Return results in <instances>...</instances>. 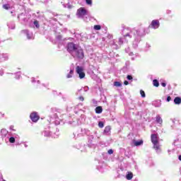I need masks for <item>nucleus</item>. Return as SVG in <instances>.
Instances as JSON below:
<instances>
[{
	"mask_svg": "<svg viewBox=\"0 0 181 181\" xmlns=\"http://www.w3.org/2000/svg\"><path fill=\"white\" fill-rule=\"evenodd\" d=\"M73 57H76V59H84V50L80 47H78L77 49H75V51L71 54Z\"/></svg>",
	"mask_w": 181,
	"mask_h": 181,
	"instance_id": "1",
	"label": "nucleus"
},
{
	"mask_svg": "<svg viewBox=\"0 0 181 181\" xmlns=\"http://www.w3.org/2000/svg\"><path fill=\"white\" fill-rule=\"evenodd\" d=\"M78 48V45L74 44V42H69L66 45V50L70 54H72L73 52Z\"/></svg>",
	"mask_w": 181,
	"mask_h": 181,
	"instance_id": "2",
	"label": "nucleus"
},
{
	"mask_svg": "<svg viewBox=\"0 0 181 181\" xmlns=\"http://www.w3.org/2000/svg\"><path fill=\"white\" fill-rule=\"evenodd\" d=\"M30 118L31 121H33V122H37V121H39V119H40V117L39 116V115H37V112H33L30 114Z\"/></svg>",
	"mask_w": 181,
	"mask_h": 181,
	"instance_id": "3",
	"label": "nucleus"
},
{
	"mask_svg": "<svg viewBox=\"0 0 181 181\" xmlns=\"http://www.w3.org/2000/svg\"><path fill=\"white\" fill-rule=\"evenodd\" d=\"M76 73L79 75L80 78H84L86 77V74L83 72V67L76 66Z\"/></svg>",
	"mask_w": 181,
	"mask_h": 181,
	"instance_id": "4",
	"label": "nucleus"
},
{
	"mask_svg": "<svg viewBox=\"0 0 181 181\" xmlns=\"http://www.w3.org/2000/svg\"><path fill=\"white\" fill-rule=\"evenodd\" d=\"M77 15L80 18H81L83 16H86V15H87V10H86V8H84L83 7H81L80 8H78L77 10Z\"/></svg>",
	"mask_w": 181,
	"mask_h": 181,
	"instance_id": "5",
	"label": "nucleus"
},
{
	"mask_svg": "<svg viewBox=\"0 0 181 181\" xmlns=\"http://www.w3.org/2000/svg\"><path fill=\"white\" fill-rule=\"evenodd\" d=\"M151 28L153 29H158L159 26H160V23H159V20H153L151 23Z\"/></svg>",
	"mask_w": 181,
	"mask_h": 181,
	"instance_id": "6",
	"label": "nucleus"
},
{
	"mask_svg": "<svg viewBox=\"0 0 181 181\" xmlns=\"http://www.w3.org/2000/svg\"><path fill=\"white\" fill-rule=\"evenodd\" d=\"M151 140L152 144H158L159 142V140L158 139V134H153L151 135Z\"/></svg>",
	"mask_w": 181,
	"mask_h": 181,
	"instance_id": "7",
	"label": "nucleus"
},
{
	"mask_svg": "<svg viewBox=\"0 0 181 181\" xmlns=\"http://www.w3.org/2000/svg\"><path fill=\"white\" fill-rule=\"evenodd\" d=\"M134 146H141V145H144V140H139V141H133Z\"/></svg>",
	"mask_w": 181,
	"mask_h": 181,
	"instance_id": "8",
	"label": "nucleus"
},
{
	"mask_svg": "<svg viewBox=\"0 0 181 181\" xmlns=\"http://www.w3.org/2000/svg\"><path fill=\"white\" fill-rule=\"evenodd\" d=\"M153 148L156 149V151H159L160 150V146L159 145V141L157 143H153Z\"/></svg>",
	"mask_w": 181,
	"mask_h": 181,
	"instance_id": "9",
	"label": "nucleus"
},
{
	"mask_svg": "<svg viewBox=\"0 0 181 181\" xmlns=\"http://www.w3.org/2000/svg\"><path fill=\"white\" fill-rule=\"evenodd\" d=\"M95 111L96 114H101V112H103V107L98 106L97 107H95Z\"/></svg>",
	"mask_w": 181,
	"mask_h": 181,
	"instance_id": "10",
	"label": "nucleus"
},
{
	"mask_svg": "<svg viewBox=\"0 0 181 181\" xmlns=\"http://www.w3.org/2000/svg\"><path fill=\"white\" fill-rule=\"evenodd\" d=\"M104 134H110L111 132V126H107L105 127Z\"/></svg>",
	"mask_w": 181,
	"mask_h": 181,
	"instance_id": "11",
	"label": "nucleus"
},
{
	"mask_svg": "<svg viewBox=\"0 0 181 181\" xmlns=\"http://www.w3.org/2000/svg\"><path fill=\"white\" fill-rule=\"evenodd\" d=\"M132 177H134V174L132 173H128V174L126 175V179L127 180H132Z\"/></svg>",
	"mask_w": 181,
	"mask_h": 181,
	"instance_id": "12",
	"label": "nucleus"
},
{
	"mask_svg": "<svg viewBox=\"0 0 181 181\" xmlns=\"http://www.w3.org/2000/svg\"><path fill=\"white\" fill-rule=\"evenodd\" d=\"M174 103L175 104H176L177 105H179V104H181V98L179 97H176L174 99Z\"/></svg>",
	"mask_w": 181,
	"mask_h": 181,
	"instance_id": "13",
	"label": "nucleus"
},
{
	"mask_svg": "<svg viewBox=\"0 0 181 181\" xmlns=\"http://www.w3.org/2000/svg\"><path fill=\"white\" fill-rule=\"evenodd\" d=\"M156 122H158V124H162V122H163L162 117H160V116H159V115L156 116Z\"/></svg>",
	"mask_w": 181,
	"mask_h": 181,
	"instance_id": "14",
	"label": "nucleus"
},
{
	"mask_svg": "<svg viewBox=\"0 0 181 181\" xmlns=\"http://www.w3.org/2000/svg\"><path fill=\"white\" fill-rule=\"evenodd\" d=\"M74 73V71L71 70V71H69V74H68L66 75V78H71V77H73Z\"/></svg>",
	"mask_w": 181,
	"mask_h": 181,
	"instance_id": "15",
	"label": "nucleus"
},
{
	"mask_svg": "<svg viewBox=\"0 0 181 181\" xmlns=\"http://www.w3.org/2000/svg\"><path fill=\"white\" fill-rule=\"evenodd\" d=\"M153 85L154 87H159V81L157 79L153 81Z\"/></svg>",
	"mask_w": 181,
	"mask_h": 181,
	"instance_id": "16",
	"label": "nucleus"
},
{
	"mask_svg": "<svg viewBox=\"0 0 181 181\" xmlns=\"http://www.w3.org/2000/svg\"><path fill=\"white\" fill-rule=\"evenodd\" d=\"M3 8L8 11V9H11V6H9V4H4L3 5Z\"/></svg>",
	"mask_w": 181,
	"mask_h": 181,
	"instance_id": "17",
	"label": "nucleus"
},
{
	"mask_svg": "<svg viewBox=\"0 0 181 181\" xmlns=\"http://www.w3.org/2000/svg\"><path fill=\"white\" fill-rule=\"evenodd\" d=\"M95 30H101V25H95L93 27Z\"/></svg>",
	"mask_w": 181,
	"mask_h": 181,
	"instance_id": "18",
	"label": "nucleus"
},
{
	"mask_svg": "<svg viewBox=\"0 0 181 181\" xmlns=\"http://www.w3.org/2000/svg\"><path fill=\"white\" fill-rule=\"evenodd\" d=\"M114 86L115 87H121V86H122V84L120 82L115 81V82H114Z\"/></svg>",
	"mask_w": 181,
	"mask_h": 181,
	"instance_id": "19",
	"label": "nucleus"
},
{
	"mask_svg": "<svg viewBox=\"0 0 181 181\" xmlns=\"http://www.w3.org/2000/svg\"><path fill=\"white\" fill-rule=\"evenodd\" d=\"M123 37H124V39H127V37H129V39H131L132 37V35H129V33H127V34H124Z\"/></svg>",
	"mask_w": 181,
	"mask_h": 181,
	"instance_id": "20",
	"label": "nucleus"
},
{
	"mask_svg": "<svg viewBox=\"0 0 181 181\" xmlns=\"http://www.w3.org/2000/svg\"><path fill=\"white\" fill-rule=\"evenodd\" d=\"M140 94H141V97H142L143 98H145V97H146L145 91H144L143 90H140Z\"/></svg>",
	"mask_w": 181,
	"mask_h": 181,
	"instance_id": "21",
	"label": "nucleus"
},
{
	"mask_svg": "<svg viewBox=\"0 0 181 181\" xmlns=\"http://www.w3.org/2000/svg\"><path fill=\"white\" fill-rule=\"evenodd\" d=\"M34 25H35V26L36 27V28H40V25H39V21H34Z\"/></svg>",
	"mask_w": 181,
	"mask_h": 181,
	"instance_id": "22",
	"label": "nucleus"
},
{
	"mask_svg": "<svg viewBox=\"0 0 181 181\" xmlns=\"http://www.w3.org/2000/svg\"><path fill=\"white\" fill-rule=\"evenodd\" d=\"M98 127H99V128H104V122H98Z\"/></svg>",
	"mask_w": 181,
	"mask_h": 181,
	"instance_id": "23",
	"label": "nucleus"
},
{
	"mask_svg": "<svg viewBox=\"0 0 181 181\" xmlns=\"http://www.w3.org/2000/svg\"><path fill=\"white\" fill-rule=\"evenodd\" d=\"M87 5H93V0H86Z\"/></svg>",
	"mask_w": 181,
	"mask_h": 181,
	"instance_id": "24",
	"label": "nucleus"
},
{
	"mask_svg": "<svg viewBox=\"0 0 181 181\" xmlns=\"http://www.w3.org/2000/svg\"><path fill=\"white\" fill-rule=\"evenodd\" d=\"M9 142L11 144H15V139L13 137H10Z\"/></svg>",
	"mask_w": 181,
	"mask_h": 181,
	"instance_id": "25",
	"label": "nucleus"
},
{
	"mask_svg": "<svg viewBox=\"0 0 181 181\" xmlns=\"http://www.w3.org/2000/svg\"><path fill=\"white\" fill-rule=\"evenodd\" d=\"M23 32H25L27 33V38L28 39H29V40L32 39V37H30V35L28 33V31L23 30Z\"/></svg>",
	"mask_w": 181,
	"mask_h": 181,
	"instance_id": "26",
	"label": "nucleus"
},
{
	"mask_svg": "<svg viewBox=\"0 0 181 181\" xmlns=\"http://www.w3.org/2000/svg\"><path fill=\"white\" fill-rule=\"evenodd\" d=\"M107 153H109V155H112L114 153V151H112V149H110L108 150Z\"/></svg>",
	"mask_w": 181,
	"mask_h": 181,
	"instance_id": "27",
	"label": "nucleus"
},
{
	"mask_svg": "<svg viewBox=\"0 0 181 181\" xmlns=\"http://www.w3.org/2000/svg\"><path fill=\"white\" fill-rule=\"evenodd\" d=\"M127 78V80H132V78H133L132 76H131V75H128Z\"/></svg>",
	"mask_w": 181,
	"mask_h": 181,
	"instance_id": "28",
	"label": "nucleus"
},
{
	"mask_svg": "<svg viewBox=\"0 0 181 181\" xmlns=\"http://www.w3.org/2000/svg\"><path fill=\"white\" fill-rule=\"evenodd\" d=\"M124 86H128V84H129V82H128V81H124Z\"/></svg>",
	"mask_w": 181,
	"mask_h": 181,
	"instance_id": "29",
	"label": "nucleus"
},
{
	"mask_svg": "<svg viewBox=\"0 0 181 181\" xmlns=\"http://www.w3.org/2000/svg\"><path fill=\"white\" fill-rule=\"evenodd\" d=\"M171 100H172V98L170 96H168L167 98L168 103H169V101H170Z\"/></svg>",
	"mask_w": 181,
	"mask_h": 181,
	"instance_id": "30",
	"label": "nucleus"
},
{
	"mask_svg": "<svg viewBox=\"0 0 181 181\" xmlns=\"http://www.w3.org/2000/svg\"><path fill=\"white\" fill-rule=\"evenodd\" d=\"M81 101H84V98L83 96L79 97Z\"/></svg>",
	"mask_w": 181,
	"mask_h": 181,
	"instance_id": "31",
	"label": "nucleus"
},
{
	"mask_svg": "<svg viewBox=\"0 0 181 181\" xmlns=\"http://www.w3.org/2000/svg\"><path fill=\"white\" fill-rule=\"evenodd\" d=\"M161 86L163 87H166V83H161Z\"/></svg>",
	"mask_w": 181,
	"mask_h": 181,
	"instance_id": "32",
	"label": "nucleus"
},
{
	"mask_svg": "<svg viewBox=\"0 0 181 181\" xmlns=\"http://www.w3.org/2000/svg\"><path fill=\"white\" fill-rule=\"evenodd\" d=\"M127 30H129V28H127Z\"/></svg>",
	"mask_w": 181,
	"mask_h": 181,
	"instance_id": "33",
	"label": "nucleus"
},
{
	"mask_svg": "<svg viewBox=\"0 0 181 181\" xmlns=\"http://www.w3.org/2000/svg\"><path fill=\"white\" fill-rule=\"evenodd\" d=\"M124 32H125V29H124V30H123V33H124Z\"/></svg>",
	"mask_w": 181,
	"mask_h": 181,
	"instance_id": "34",
	"label": "nucleus"
},
{
	"mask_svg": "<svg viewBox=\"0 0 181 181\" xmlns=\"http://www.w3.org/2000/svg\"><path fill=\"white\" fill-rule=\"evenodd\" d=\"M10 128H11V129H12V127H11Z\"/></svg>",
	"mask_w": 181,
	"mask_h": 181,
	"instance_id": "35",
	"label": "nucleus"
}]
</instances>
